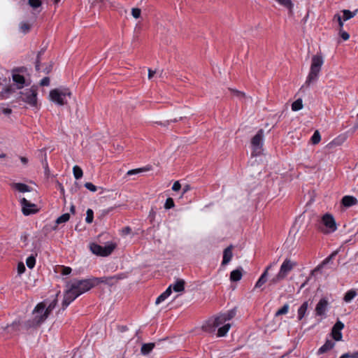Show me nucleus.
<instances>
[{"instance_id":"obj_4","label":"nucleus","mask_w":358,"mask_h":358,"mask_svg":"<svg viewBox=\"0 0 358 358\" xmlns=\"http://www.w3.org/2000/svg\"><path fill=\"white\" fill-rule=\"evenodd\" d=\"M117 244L113 242H107L104 246H101L97 243H92L89 248L90 251L97 256L108 257L116 248Z\"/></svg>"},{"instance_id":"obj_61","label":"nucleus","mask_w":358,"mask_h":358,"mask_svg":"<svg viewBox=\"0 0 358 358\" xmlns=\"http://www.w3.org/2000/svg\"><path fill=\"white\" fill-rule=\"evenodd\" d=\"M36 69L37 71H39V70H40V65H39V61H38V59H37V61H36Z\"/></svg>"},{"instance_id":"obj_15","label":"nucleus","mask_w":358,"mask_h":358,"mask_svg":"<svg viewBox=\"0 0 358 358\" xmlns=\"http://www.w3.org/2000/svg\"><path fill=\"white\" fill-rule=\"evenodd\" d=\"M274 264H275V263H273L266 267L265 270L264 271V272L260 275L259 278L256 282L255 288H259L263 285H264L266 283V282L267 281L268 275V271L271 268V267Z\"/></svg>"},{"instance_id":"obj_2","label":"nucleus","mask_w":358,"mask_h":358,"mask_svg":"<svg viewBox=\"0 0 358 358\" xmlns=\"http://www.w3.org/2000/svg\"><path fill=\"white\" fill-rule=\"evenodd\" d=\"M323 64L324 58L321 53H317L312 57L310 71L305 83L306 85L309 86L317 80Z\"/></svg>"},{"instance_id":"obj_46","label":"nucleus","mask_w":358,"mask_h":358,"mask_svg":"<svg viewBox=\"0 0 358 358\" xmlns=\"http://www.w3.org/2000/svg\"><path fill=\"white\" fill-rule=\"evenodd\" d=\"M344 328V324L341 322L340 320H338L336 324L334 325L333 329H334V331H341Z\"/></svg>"},{"instance_id":"obj_13","label":"nucleus","mask_w":358,"mask_h":358,"mask_svg":"<svg viewBox=\"0 0 358 358\" xmlns=\"http://www.w3.org/2000/svg\"><path fill=\"white\" fill-rule=\"evenodd\" d=\"M296 265V262L289 259H285L280 266L279 273L285 278Z\"/></svg>"},{"instance_id":"obj_7","label":"nucleus","mask_w":358,"mask_h":358,"mask_svg":"<svg viewBox=\"0 0 358 358\" xmlns=\"http://www.w3.org/2000/svg\"><path fill=\"white\" fill-rule=\"evenodd\" d=\"M126 278L124 273H120L113 276H103L101 278H91L93 287L98 285L100 283H103L109 286H113L116 284L118 280H122Z\"/></svg>"},{"instance_id":"obj_39","label":"nucleus","mask_w":358,"mask_h":358,"mask_svg":"<svg viewBox=\"0 0 358 358\" xmlns=\"http://www.w3.org/2000/svg\"><path fill=\"white\" fill-rule=\"evenodd\" d=\"M28 3L32 8L36 9L41 7L42 2L41 0H29Z\"/></svg>"},{"instance_id":"obj_14","label":"nucleus","mask_w":358,"mask_h":358,"mask_svg":"<svg viewBox=\"0 0 358 358\" xmlns=\"http://www.w3.org/2000/svg\"><path fill=\"white\" fill-rule=\"evenodd\" d=\"M329 301L327 299L322 298L317 303L315 307V314L317 316H324L328 310Z\"/></svg>"},{"instance_id":"obj_12","label":"nucleus","mask_w":358,"mask_h":358,"mask_svg":"<svg viewBox=\"0 0 358 358\" xmlns=\"http://www.w3.org/2000/svg\"><path fill=\"white\" fill-rule=\"evenodd\" d=\"M20 203L22 206V213L24 215L34 214L38 211L36 206L27 200L25 198H22L20 200Z\"/></svg>"},{"instance_id":"obj_38","label":"nucleus","mask_w":358,"mask_h":358,"mask_svg":"<svg viewBox=\"0 0 358 358\" xmlns=\"http://www.w3.org/2000/svg\"><path fill=\"white\" fill-rule=\"evenodd\" d=\"M26 264L28 268H33L36 264V258L34 256H29L26 260Z\"/></svg>"},{"instance_id":"obj_1","label":"nucleus","mask_w":358,"mask_h":358,"mask_svg":"<svg viewBox=\"0 0 358 358\" xmlns=\"http://www.w3.org/2000/svg\"><path fill=\"white\" fill-rule=\"evenodd\" d=\"M62 301V308H66L80 295L85 293L93 287L91 278L74 280L66 286Z\"/></svg>"},{"instance_id":"obj_29","label":"nucleus","mask_w":358,"mask_h":358,"mask_svg":"<svg viewBox=\"0 0 358 358\" xmlns=\"http://www.w3.org/2000/svg\"><path fill=\"white\" fill-rule=\"evenodd\" d=\"M73 173L75 178L77 180L80 179L83 175V170L77 165L73 166Z\"/></svg>"},{"instance_id":"obj_32","label":"nucleus","mask_w":358,"mask_h":358,"mask_svg":"<svg viewBox=\"0 0 358 358\" xmlns=\"http://www.w3.org/2000/svg\"><path fill=\"white\" fill-rule=\"evenodd\" d=\"M70 219V215L69 213H64L59 216L56 220V224H59L68 222Z\"/></svg>"},{"instance_id":"obj_42","label":"nucleus","mask_w":358,"mask_h":358,"mask_svg":"<svg viewBox=\"0 0 358 358\" xmlns=\"http://www.w3.org/2000/svg\"><path fill=\"white\" fill-rule=\"evenodd\" d=\"M149 169H148V168H141V169H136L129 170L127 172V175L130 176V175H133V174H136V173H141L143 171H148Z\"/></svg>"},{"instance_id":"obj_16","label":"nucleus","mask_w":358,"mask_h":358,"mask_svg":"<svg viewBox=\"0 0 358 358\" xmlns=\"http://www.w3.org/2000/svg\"><path fill=\"white\" fill-rule=\"evenodd\" d=\"M233 257L232 254V246L230 245L224 249L223 252V259L222 262V264L226 265L227 264L231 259Z\"/></svg>"},{"instance_id":"obj_25","label":"nucleus","mask_w":358,"mask_h":358,"mask_svg":"<svg viewBox=\"0 0 358 358\" xmlns=\"http://www.w3.org/2000/svg\"><path fill=\"white\" fill-rule=\"evenodd\" d=\"M357 293L355 290H354V289L348 290L345 293V294L343 297V300L346 303H350L357 296Z\"/></svg>"},{"instance_id":"obj_52","label":"nucleus","mask_w":358,"mask_h":358,"mask_svg":"<svg viewBox=\"0 0 358 358\" xmlns=\"http://www.w3.org/2000/svg\"><path fill=\"white\" fill-rule=\"evenodd\" d=\"M41 86H48L50 85V78L48 77L43 78L40 83Z\"/></svg>"},{"instance_id":"obj_36","label":"nucleus","mask_w":358,"mask_h":358,"mask_svg":"<svg viewBox=\"0 0 358 358\" xmlns=\"http://www.w3.org/2000/svg\"><path fill=\"white\" fill-rule=\"evenodd\" d=\"M310 140H311L312 143L314 145H316L320 143V141L321 140V136H320V132L317 130L314 132Z\"/></svg>"},{"instance_id":"obj_19","label":"nucleus","mask_w":358,"mask_h":358,"mask_svg":"<svg viewBox=\"0 0 358 358\" xmlns=\"http://www.w3.org/2000/svg\"><path fill=\"white\" fill-rule=\"evenodd\" d=\"M308 306H309L308 302L305 301L299 307V308L298 309V315H297V318L299 320H301L305 317L306 312L308 310Z\"/></svg>"},{"instance_id":"obj_60","label":"nucleus","mask_w":358,"mask_h":358,"mask_svg":"<svg viewBox=\"0 0 358 358\" xmlns=\"http://www.w3.org/2000/svg\"><path fill=\"white\" fill-rule=\"evenodd\" d=\"M20 161L24 164H27L28 163V159L27 158L24 157H20Z\"/></svg>"},{"instance_id":"obj_48","label":"nucleus","mask_w":358,"mask_h":358,"mask_svg":"<svg viewBox=\"0 0 358 358\" xmlns=\"http://www.w3.org/2000/svg\"><path fill=\"white\" fill-rule=\"evenodd\" d=\"M85 187L89 189L90 191L91 192H96V189H97V187L93 185L92 182H85Z\"/></svg>"},{"instance_id":"obj_55","label":"nucleus","mask_w":358,"mask_h":358,"mask_svg":"<svg viewBox=\"0 0 358 358\" xmlns=\"http://www.w3.org/2000/svg\"><path fill=\"white\" fill-rule=\"evenodd\" d=\"M181 187V185L178 181H176L172 187V189L173 191H178Z\"/></svg>"},{"instance_id":"obj_35","label":"nucleus","mask_w":358,"mask_h":358,"mask_svg":"<svg viewBox=\"0 0 358 358\" xmlns=\"http://www.w3.org/2000/svg\"><path fill=\"white\" fill-rule=\"evenodd\" d=\"M289 305L287 303H285L281 308H280L275 314L276 317L285 315L288 313L289 310Z\"/></svg>"},{"instance_id":"obj_62","label":"nucleus","mask_w":358,"mask_h":358,"mask_svg":"<svg viewBox=\"0 0 358 358\" xmlns=\"http://www.w3.org/2000/svg\"><path fill=\"white\" fill-rule=\"evenodd\" d=\"M70 211L72 213H75V206H71V208H70Z\"/></svg>"},{"instance_id":"obj_45","label":"nucleus","mask_w":358,"mask_h":358,"mask_svg":"<svg viewBox=\"0 0 358 358\" xmlns=\"http://www.w3.org/2000/svg\"><path fill=\"white\" fill-rule=\"evenodd\" d=\"M334 20H336L338 22L340 29H343V20L340 14H336L334 17Z\"/></svg>"},{"instance_id":"obj_30","label":"nucleus","mask_w":358,"mask_h":358,"mask_svg":"<svg viewBox=\"0 0 358 358\" xmlns=\"http://www.w3.org/2000/svg\"><path fill=\"white\" fill-rule=\"evenodd\" d=\"M343 15L342 17L343 20V21H346V20H348L352 18L356 15L357 10H355V12H351L349 10H343Z\"/></svg>"},{"instance_id":"obj_49","label":"nucleus","mask_w":358,"mask_h":358,"mask_svg":"<svg viewBox=\"0 0 358 358\" xmlns=\"http://www.w3.org/2000/svg\"><path fill=\"white\" fill-rule=\"evenodd\" d=\"M166 299H167V297H166V294L163 292L157 298L155 303L157 305H158V304L161 303L162 302H163Z\"/></svg>"},{"instance_id":"obj_9","label":"nucleus","mask_w":358,"mask_h":358,"mask_svg":"<svg viewBox=\"0 0 358 358\" xmlns=\"http://www.w3.org/2000/svg\"><path fill=\"white\" fill-rule=\"evenodd\" d=\"M322 223L325 227L324 232L326 234L334 232L337 229L335 219L333 215L329 213H326L322 217Z\"/></svg>"},{"instance_id":"obj_63","label":"nucleus","mask_w":358,"mask_h":358,"mask_svg":"<svg viewBox=\"0 0 358 358\" xmlns=\"http://www.w3.org/2000/svg\"><path fill=\"white\" fill-rule=\"evenodd\" d=\"M10 90L8 87L6 88L4 91L2 92V93H10Z\"/></svg>"},{"instance_id":"obj_58","label":"nucleus","mask_w":358,"mask_h":358,"mask_svg":"<svg viewBox=\"0 0 358 358\" xmlns=\"http://www.w3.org/2000/svg\"><path fill=\"white\" fill-rule=\"evenodd\" d=\"M232 92L237 96H245L244 93L239 92L238 90H233Z\"/></svg>"},{"instance_id":"obj_33","label":"nucleus","mask_w":358,"mask_h":358,"mask_svg":"<svg viewBox=\"0 0 358 358\" xmlns=\"http://www.w3.org/2000/svg\"><path fill=\"white\" fill-rule=\"evenodd\" d=\"M5 329L7 330L8 333H13L17 331L19 329V322H14L10 325H8Z\"/></svg>"},{"instance_id":"obj_8","label":"nucleus","mask_w":358,"mask_h":358,"mask_svg":"<svg viewBox=\"0 0 358 358\" xmlns=\"http://www.w3.org/2000/svg\"><path fill=\"white\" fill-rule=\"evenodd\" d=\"M32 326H37L43 322L47 318V312L45 311V303H39L33 310Z\"/></svg>"},{"instance_id":"obj_41","label":"nucleus","mask_w":358,"mask_h":358,"mask_svg":"<svg viewBox=\"0 0 358 358\" xmlns=\"http://www.w3.org/2000/svg\"><path fill=\"white\" fill-rule=\"evenodd\" d=\"M340 358H358V352L345 353Z\"/></svg>"},{"instance_id":"obj_22","label":"nucleus","mask_w":358,"mask_h":358,"mask_svg":"<svg viewBox=\"0 0 358 358\" xmlns=\"http://www.w3.org/2000/svg\"><path fill=\"white\" fill-rule=\"evenodd\" d=\"M154 347H155V343H153L143 344L141 349V354L143 355H148L152 350Z\"/></svg>"},{"instance_id":"obj_6","label":"nucleus","mask_w":358,"mask_h":358,"mask_svg":"<svg viewBox=\"0 0 358 358\" xmlns=\"http://www.w3.org/2000/svg\"><path fill=\"white\" fill-rule=\"evenodd\" d=\"M19 99L31 107L37 106V89L35 87L27 88L20 92Z\"/></svg>"},{"instance_id":"obj_37","label":"nucleus","mask_w":358,"mask_h":358,"mask_svg":"<svg viewBox=\"0 0 358 358\" xmlns=\"http://www.w3.org/2000/svg\"><path fill=\"white\" fill-rule=\"evenodd\" d=\"M94 219V212L92 209L89 208L86 212V218L85 221L87 223L90 224L93 222Z\"/></svg>"},{"instance_id":"obj_47","label":"nucleus","mask_w":358,"mask_h":358,"mask_svg":"<svg viewBox=\"0 0 358 358\" xmlns=\"http://www.w3.org/2000/svg\"><path fill=\"white\" fill-rule=\"evenodd\" d=\"M141 13V9L137 8H134L131 10V15L136 19L140 17Z\"/></svg>"},{"instance_id":"obj_57","label":"nucleus","mask_w":358,"mask_h":358,"mask_svg":"<svg viewBox=\"0 0 358 358\" xmlns=\"http://www.w3.org/2000/svg\"><path fill=\"white\" fill-rule=\"evenodd\" d=\"M171 290H172V286L169 285V287L164 292V293L166 294L167 298L171 294Z\"/></svg>"},{"instance_id":"obj_28","label":"nucleus","mask_w":358,"mask_h":358,"mask_svg":"<svg viewBox=\"0 0 358 358\" xmlns=\"http://www.w3.org/2000/svg\"><path fill=\"white\" fill-rule=\"evenodd\" d=\"M336 255V252H335L332 253L330 256H329L328 257H327V258H326V259L322 262V263L321 264L318 265V266H317V267L313 270V272L314 273V272H316V271H317L320 270V269L323 267V266H324V264H328V263H329V262L332 259V258H333Z\"/></svg>"},{"instance_id":"obj_18","label":"nucleus","mask_w":358,"mask_h":358,"mask_svg":"<svg viewBox=\"0 0 358 358\" xmlns=\"http://www.w3.org/2000/svg\"><path fill=\"white\" fill-rule=\"evenodd\" d=\"M341 202L345 207H350L357 204V200L352 196H345L343 197Z\"/></svg>"},{"instance_id":"obj_31","label":"nucleus","mask_w":358,"mask_h":358,"mask_svg":"<svg viewBox=\"0 0 358 358\" xmlns=\"http://www.w3.org/2000/svg\"><path fill=\"white\" fill-rule=\"evenodd\" d=\"M303 108V103L301 99H299L294 101L292 104V110L294 111H298Z\"/></svg>"},{"instance_id":"obj_43","label":"nucleus","mask_w":358,"mask_h":358,"mask_svg":"<svg viewBox=\"0 0 358 358\" xmlns=\"http://www.w3.org/2000/svg\"><path fill=\"white\" fill-rule=\"evenodd\" d=\"M173 207H174V201H173V199L168 198L166 200V202H165V204H164V208L166 209H170V208H171Z\"/></svg>"},{"instance_id":"obj_10","label":"nucleus","mask_w":358,"mask_h":358,"mask_svg":"<svg viewBox=\"0 0 358 358\" xmlns=\"http://www.w3.org/2000/svg\"><path fill=\"white\" fill-rule=\"evenodd\" d=\"M264 141V131L263 129H259L256 135L251 140V145L253 150V153L255 155H258L260 154L262 150V147L263 145Z\"/></svg>"},{"instance_id":"obj_53","label":"nucleus","mask_w":358,"mask_h":358,"mask_svg":"<svg viewBox=\"0 0 358 358\" xmlns=\"http://www.w3.org/2000/svg\"><path fill=\"white\" fill-rule=\"evenodd\" d=\"M25 271V266L23 263L20 262L17 265V272L19 274H22Z\"/></svg>"},{"instance_id":"obj_59","label":"nucleus","mask_w":358,"mask_h":358,"mask_svg":"<svg viewBox=\"0 0 358 358\" xmlns=\"http://www.w3.org/2000/svg\"><path fill=\"white\" fill-rule=\"evenodd\" d=\"M156 73V71H152L151 69H148V78L152 79L154 75Z\"/></svg>"},{"instance_id":"obj_3","label":"nucleus","mask_w":358,"mask_h":358,"mask_svg":"<svg viewBox=\"0 0 358 358\" xmlns=\"http://www.w3.org/2000/svg\"><path fill=\"white\" fill-rule=\"evenodd\" d=\"M71 95V92L67 88H57L50 92V100L55 103L64 106L67 103L68 98Z\"/></svg>"},{"instance_id":"obj_34","label":"nucleus","mask_w":358,"mask_h":358,"mask_svg":"<svg viewBox=\"0 0 358 358\" xmlns=\"http://www.w3.org/2000/svg\"><path fill=\"white\" fill-rule=\"evenodd\" d=\"M57 305V300L55 299L52 302L50 303V304L46 306L45 304V311L47 312L48 317L49 316L50 313L53 310V309L55 308Z\"/></svg>"},{"instance_id":"obj_56","label":"nucleus","mask_w":358,"mask_h":358,"mask_svg":"<svg viewBox=\"0 0 358 358\" xmlns=\"http://www.w3.org/2000/svg\"><path fill=\"white\" fill-rule=\"evenodd\" d=\"M131 231V229L129 227H126L122 229V234L123 235H127V234H130Z\"/></svg>"},{"instance_id":"obj_54","label":"nucleus","mask_w":358,"mask_h":358,"mask_svg":"<svg viewBox=\"0 0 358 358\" xmlns=\"http://www.w3.org/2000/svg\"><path fill=\"white\" fill-rule=\"evenodd\" d=\"M71 272V268L70 267H64L63 266L62 268V274L64 275H66L70 274Z\"/></svg>"},{"instance_id":"obj_64","label":"nucleus","mask_w":358,"mask_h":358,"mask_svg":"<svg viewBox=\"0 0 358 358\" xmlns=\"http://www.w3.org/2000/svg\"><path fill=\"white\" fill-rule=\"evenodd\" d=\"M59 185L60 187V192L63 193L64 192V187H62V184H60V183H59Z\"/></svg>"},{"instance_id":"obj_50","label":"nucleus","mask_w":358,"mask_h":358,"mask_svg":"<svg viewBox=\"0 0 358 358\" xmlns=\"http://www.w3.org/2000/svg\"><path fill=\"white\" fill-rule=\"evenodd\" d=\"M340 36L344 41H347L350 38L349 34L343 29H340Z\"/></svg>"},{"instance_id":"obj_11","label":"nucleus","mask_w":358,"mask_h":358,"mask_svg":"<svg viewBox=\"0 0 358 358\" xmlns=\"http://www.w3.org/2000/svg\"><path fill=\"white\" fill-rule=\"evenodd\" d=\"M223 326L221 321H220L218 316L208 320L205 324H203L202 329L204 331L208 333H214L216 329Z\"/></svg>"},{"instance_id":"obj_20","label":"nucleus","mask_w":358,"mask_h":358,"mask_svg":"<svg viewBox=\"0 0 358 358\" xmlns=\"http://www.w3.org/2000/svg\"><path fill=\"white\" fill-rule=\"evenodd\" d=\"M172 289L177 292H182L185 289V281L182 279L177 280L175 283L171 285Z\"/></svg>"},{"instance_id":"obj_51","label":"nucleus","mask_w":358,"mask_h":358,"mask_svg":"<svg viewBox=\"0 0 358 358\" xmlns=\"http://www.w3.org/2000/svg\"><path fill=\"white\" fill-rule=\"evenodd\" d=\"M0 112L5 115H10L12 113V110L9 108H5L3 106L0 107Z\"/></svg>"},{"instance_id":"obj_40","label":"nucleus","mask_w":358,"mask_h":358,"mask_svg":"<svg viewBox=\"0 0 358 358\" xmlns=\"http://www.w3.org/2000/svg\"><path fill=\"white\" fill-rule=\"evenodd\" d=\"M281 6H283L287 8H291L293 6L291 0H275Z\"/></svg>"},{"instance_id":"obj_5","label":"nucleus","mask_w":358,"mask_h":358,"mask_svg":"<svg viewBox=\"0 0 358 358\" xmlns=\"http://www.w3.org/2000/svg\"><path fill=\"white\" fill-rule=\"evenodd\" d=\"M236 314V309L234 308L230 310H228L224 313H222L217 315L220 321H221L223 324V326L218 329V337H223L227 335V332L231 328V324L229 323H227V322L233 319L235 317Z\"/></svg>"},{"instance_id":"obj_27","label":"nucleus","mask_w":358,"mask_h":358,"mask_svg":"<svg viewBox=\"0 0 358 358\" xmlns=\"http://www.w3.org/2000/svg\"><path fill=\"white\" fill-rule=\"evenodd\" d=\"M285 278L278 272L275 276H273L269 281V285H274L280 282H281L282 280H284Z\"/></svg>"},{"instance_id":"obj_44","label":"nucleus","mask_w":358,"mask_h":358,"mask_svg":"<svg viewBox=\"0 0 358 358\" xmlns=\"http://www.w3.org/2000/svg\"><path fill=\"white\" fill-rule=\"evenodd\" d=\"M332 336H333V338L336 340V341H341V338H342V334L340 331H334V329L332 328Z\"/></svg>"},{"instance_id":"obj_21","label":"nucleus","mask_w":358,"mask_h":358,"mask_svg":"<svg viewBox=\"0 0 358 358\" xmlns=\"http://www.w3.org/2000/svg\"><path fill=\"white\" fill-rule=\"evenodd\" d=\"M334 343L331 341H327L326 343L318 350V353L322 354L333 348Z\"/></svg>"},{"instance_id":"obj_24","label":"nucleus","mask_w":358,"mask_h":358,"mask_svg":"<svg viewBox=\"0 0 358 358\" xmlns=\"http://www.w3.org/2000/svg\"><path fill=\"white\" fill-rule=\"evenodd\" d=\"M13 80L15 83H16L18 85V88L20 89L23 87L25 80L23 76L20 74H13Z\"/></svg>"},{"instance_id":"obj_17","label":"nucleus","mask_w":358,"mask_h":358,"mask_svg":"<svg viewBox=\"0 0 358 358\" xmlns=\"http://www.w3.org/2000/svg\"><path fill=\"white\" fill-rule=\"evenodd\" d=\"M243 276V268L241 267L232 271L230 273V280L232 282L239 281Z\"/></svg>"},{"instance_id":"obj_23","label":"nucleus","mask_w":358,"mask_h":358,"mask_svg":"<svg viewBox=\"0 0 358 358\" xmlns=\"http://www.w3.org/2000/svg\"><path fill=\"white\" fill-rule=\"evenodd\" d=\"M12 187L20 192H27L30 191L29 187L24 183H13Z\"/></svg>"},{"instance_id":"obj_26","label":"nucleus","mask_w":358,"mask_h":358,"mask_svg":"<svg viewBox=\"0 0 358 358\" xmlns=\"http://www.w3.org/2000/svg\"><path fill=\"white\" fill-rule=\"evenodd\" d=\"M31 29V25L25 22H22L19 24V30L21 33L26 34Z\"/></svg>"}]
</instances>
